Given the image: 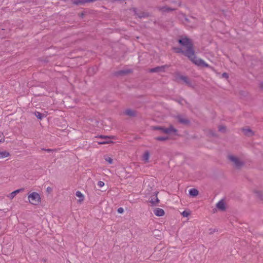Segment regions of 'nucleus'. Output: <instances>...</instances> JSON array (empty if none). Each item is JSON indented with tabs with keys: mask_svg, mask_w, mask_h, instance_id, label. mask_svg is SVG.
Segmentation results:
<instances>
[{
	"mask_svg": "<svg viewBox=\"0 0 263 263\" xmlns=\"http://www.w3.org/2000/svg\"><path fill=\"white\" fill-rule=\"evenodd\" d=\"M175 50L176 53L183 54L184 55L187 57L191 62L198 66L210 67V66L205 63L204 60L201 59H198L196 55L192 54L191 53V50L190 48L188 49L183 50L181 48L178 47L175 48Z\"/></svg>",
	"mask_w": 263,
	"mask_h": 263,
	"instance_id": "f257e3e1",
	"label": "nucleus"
},
{
	"mask_svg": "<svg viewBox=\"0 0 263 263\" xmlns=\"http://www.w3.org/2000/svg\"><path fill=\"white\" fill-rule=\"evenodd\" d=\"M178 42L181 45L185 47L186 49H188L189 48H190L191 50V53L192 54L196 55L194 49V45L191 39L187 37H182L178 40Z\"/></svg>",
	"mask_w": 263,
	"mask_h": 263,
	"instance_id": "f03ea898",
	"label": "nucleus"
},
{
	"mask_svg": "<svg viewBox=\"0 0 263 263\" xmlns=\"http://www.w3.org/2000/svg\"><path fill=\"white\" fill-rule=\"evenodd\" d=\"M153 129L154 130H160L161 132L167 134H171L172 133H176L177 132V129L174 128L172 125L170 126L168 128H165L162 126H153Z\"/></svg>",
	"mask_w": 263,
	"mask_h": 263,
	"instance_id": "7ed1b4c3",
	"label": "nucleus"
},
{
	"mask_svg": "<svg viewBox=\"0 0 263 263\" xmlns=\"http://www.w3.org/2000/svg\"><path fill=\"white\" fill-rule=\"evenodd\" d=\"M29 202L34 205H37L40 202V197L38 193L33 192L28 196Z\"/></svg>",
	"mask_w": 263,
	"mask_h": 263,
	"instance_id": "20e7f679",
	"label": "nucleus"
},
{
	"mask_svg": "<svg viewBox=\"0 0 263 263\" xmlns=\"http://www.w3.org/2000/svg\"><path fill=\"white\" fill-rule=\"evenodd\" d=\"M228 158L229 160L234 163L235 166L238 168L241 167L244 165V162L243 161H241L238 158L234 156L229 155L228 156Z\"/></svg>",
	"mask_w": 263,
	"mask_h": 263,
	"instance_id": "39448f33",
	"label": "nucleus"
},
{
	"mask_svg": "<svg viewBox=\"0 0 263 263\" xmlns=\"http://www.w3.org/2000/svg\"><path fill=\"white\" fill-rule=\"evenodd\" d=\"M99 138L102 139H104V141L98 142L99 144H105L113 143L112 141L110 140V139H113V136L110 137L107 136L100 135L99 137Z\"/></svg>",
	"mask_w": 263,
	"mask_h": 263,
	"instance_id": "423d86ee",
	"label": "nucleus"
},
{
	"mask_svg": "<svg viewBox=\"0 0 263 263\" xmlns=\"http://www.w3.org/2000/svg\"><path fill=\"white\" fill-rule=\"evenodd\" d=\"M133 11L135 12V14L139 18H146L148 17L149 15L148 13L144 11H138L137 9L134 8Z\"/></svg>",
	"mask_w": 263,
	"mask_h": 263,
	"instance_id": "0eeeda50",
	"label": "nucleus"
},
{
	"mask_svg": "<svg viewBox=\"0 0 263 263\" xmlns=\"http://www.w3.org/2000/svg\"><path fill=\"white\" fill-rule=\"evenodd\" d=\"M169 65H164L161 66H157L155 68H151L149 70L150 72H158L160 71H164V69L165 68H168Z\"/></svg>",
	"mask_w": 263,
	"mask_h": 263,
	"instance_id": "6e6552de",
	"label": "nucleus"
},
{
	"mask_svg": "<svg viewBox=\"0 0 263 263\" xmlns=\"http://www.w3.org/2000/svg\"><path fill=\"white\" fill-rule=\"evenodd\" d=\"M176 118H177L178 121L181 124H182L184 125H187L190 123V121L189 120H188L186 118H183L182 117V116H181V115H178L176 117Z\"/></svg>",
	"mask_w": 263,
	"mask_h": 263,
	"instance_id": "1a4fd4ad",
	"label": "nucleus"
},
{
	"mask_svg": "<svg viewBox=\"0 0 263 263\" xmlns=\"http://www.w3.org/2000/svg\"><path fill=\"white\" fill-rule=\"evenodd\" d=\"M153 212L157 216H162L164 215V211L163 209L156 208L154 209Z\"/></svg>",
	"mask_w": 263,
	"mask_h": 263,
	"instance_id": "9d476101",
	"label": "nucleus"
},
{
	"mask_svg": "<svg viewBox=\"0 0 263 263\" xmlns=\"http://www.w3.org/2000/svg\"><path fill=\"white\" fill-rule=\"evenodd\" d=\"M158 9L159 11L162 12H168L170 11H172L175 10V8H172L167 6L158 7Z\"/></svg>",
	"mask_w": 263,
	"mask_h": 263,
	"instance_id": "9b49d317",
	"label": "nucleus"
},
{
	"mask_svg": "<svg viewBox=\"0 0 263 263\" xmlns=\"http://www.w3.org/2000/svg\"><path fill=\"white\" fill-rule=\"evenodd\" d=\"M132 72L131 69L121 70L116 73V76H124Z\"/></svg>",
	"mask_w": 263,
	"mask_h": 263,
	"instance_id": "f8f14e48",
	"label": "nucleus"
},
{
	"mask_svg": "<svg viewBox=\"0 0 263 263\" xmlns=\"http://www.w3.org/2000/svg\"><path fill=\"white\" fill-rule=\"evenodd\" d=\"M242 131L243 134L248 137L252 136L254 135L253 132L250 128H243Z\"/></svg>",
	"mask_w": 263,
	"mask_h": 263,
	"instance_id": "ddd939ff",
	"label": "nucleus"
},
{
	"mask_svg": "<svg viewBox=\"0 0 263 263\" xmlns=\"http://www.w3.org/2000/svg\"><path fill=\"white\" fill-rule=\"evenodd\" d=\"M216 207L222 211L226 210L225 204L222 200L219 201L216 204Z\"/></svg>",
	"mask_w": 263,
	"mask_h": 263,
	"instance_id": "4468645a",
	"label": "nucleus"
},
{
	"mask_svg": "<svg viewBox=\"0 0 263 263\" xmlns=\"http://www.w3.org/2000/svg\"><path fill=\"white\" fill-rule=\"evenodd\" d=\"M23 191H24V189L16 190L12 192L11 193H10L8 196V197L10 199H13L16 195L17 194L19 193L20 192Z\"/></svg>",
	"mask_w": 263,
	"mask_h": 263,
	"instance_id": "2eb2a0df",
	"label": "nucleus"
},
{
	"mask_svg": "<svg viewBox=\"0 0 263 263\" xmlns=\"http://www.w3.org/2000/svg\"><path fill=\"white\" fill-rule=\"evenodd\" d=\"M125 114L130 117H135L136 116V111L130 109H126L125 111Z\"/></svg>",
	"mask_w": 263,
	"mask_h": 263,
	"instance_id": "dca6fc26",
	"label": "nucleus"
},
{
	"mask_svg": "<svg viewBox=\"0 0 263 263\" xmlns=\"http://www.w3.org/2000/svg\"><path fill=\"white\" fill-rule=\"evenodd\" d=\"M199 194L198 191L196 189H191L189 191V194L192 197H195Z\"/></svg>",
	"mask_w": 263,
	"mask_h": 263,
	"instance_id": "f3484780",
	"label": "nucleus"
},
{
	"mask_svg": "<svg viewBox=\"0 0 263 263\" xmlns=\"http://www.w3.org/2000/svg\"><path fill=\"white\" fill-rule=\"evenodd\" d=\"M181 80H182L189 86H192V83L186 76H183L181 77Z\"/></svg>",
	"mask_w": 263,
	"mask_h": 263,
	"instance_id": "a211bd4d",
	"label": "nucleus"
},
{
	"mask_svg": "<svg viewBox=\"0 0 263 263\" xmlns=\"http://www.w3.org/2000/svg\"><path fill=\"white\" fill-rule=\"evenodd\" d=\"M151 203L152 205L155 206L157 205V203L159 202V200L157 197H153L149 201Z\"/></svg>",
	"mask_w": 263,
	"mask_h": 263,
	"instance_id": "6ab92c4d",
	"label": "nucleus"
},
{
	"mask_svg": "<svg viewBox=\"0 0 263 263\" xmlns=\"http://www.w3.org/2000/svg\"><path fill=\"white\" fill-rule=\"evenodd\" d=\"M10 156V153L7 151L0 152V158L8 157Z\"/></svg>",
	"mask_w": 263,
	"mask_h": 263,
	"instance_id": "aec40b11",
	"label": "nucleus"
},
{
	"mask_svg": "<svg viewBox=\"0 0 263 263\" xmlns=\"http://www.w3.org/2000/svg\"><path fill=\"white\" fill-rule=\"evenodd\" d=\"M149 158V153L148 151H146L143 156V160L145 162H148Z\"/></svg>",
	"mask_w": 263,
	"mask_h": 263,
	"instance_id": "412c9836",
	"label": "nucleus"
},
{
	"mask_svg": "<svg viewBox=\"0 0 263 263\" xmlns=\"http://www.w3.org/2000/svg\"><path fill=\"white\" fill-rule=\"evenodd\" d=\"M155 139L157 141H165V140H168V137L167 136H159V137H157L155 138Z\"/></svg>",
	"mask_w": 263,
	"mask_h": 263,
	"instance_id": "4be33fe9",
	"label": "nucleus"
},
{
	"mask_svg": "<svg viewBox=\"0 0 263 263\" xmlns=\"http://www.w3.org/2000/svg\"><path fill=\"white\" fill-rule=\"evenodd\" d=\"M76 195L78 197L80 198V199L79 200L80 201L84 200V196L80 191H77L76 193Z\"/></svg>",
	"mask_w": 263,
	"mask_h": 263,
	"instance_id": "5701e85b",
	"label": "nucleus"
},
{
	"mask_svg": "<svg viewBox=\"0 0 263 263\" xmlns=\"http://www.w3.org/2000/svg\"><path fill=\"white\" fill-rule=\"evenodd\" d=\"M104 159L106 161L108 162L109 164H111L113 163L112 159L107 156H104Z\"/></svg>",
	"mask_w": 263,
	"mask_h": 263,
	"instance_id": "b1692460",
	"label": "nucleus"
},
{
	"mask_svg": "<svg viewBox=\"0 0 263 263\" xmlns=\"http://www.w3.org/2000/svg\"><path fill=\"white\" fill-rule=\"evenodd\" d=\"M35 115L39 119H42L44 117V115L43 114L38 111L35 112Z\"/></svg>",
	"mask_w": 263,
	"mask_h": 263,
	"instance_id": "393cba45",
	"label": "nucleus"
},
{
	"mask_svg": "<svg viewBox=\"0 0 263 263\" xmlns=\"http://www.w3.org/2000/svg\"><path fill=\"white\" fill-rule=\"evenodd\" d=\"M183 76L181 75L179 72H176L175 73V78L176 81H178V80H181V77Z\"/></svg>",
	"mask_w": 263,
	"mask_h": 263,
	"instance_id": "a878e982",
	"label": "nucleus"
},
{
	"mask_svg": "<svg viewBox=\"0 0 263 263\" xmlns=\"http://www.w3.org/2000/svg\"><path fill=\"white\" fill-rule=\"evenodd\" d=\"M226 127L224 126L220 125L218 127V130L220 132L224 133L226 132Z\"/></svg>",
	"mask_w": 263,
	"mask_h": 263,
	"instance_id": "bb28decb",
	"label": "nucleus"
},
{
	"mask_svg": "<svg viewBox=\"0 0 263 263\" xmlns=\"http://www.w3.org/2000/svg\"><path fill=\"white\" fill-rule=\"evenodd\" d=\"M177 102L181 105H183V102L187 103L186 101L183 98H180L177 100Z\"/></svg>",
	"mask_w": 263,
	"mask_h": 263,
	"instance_id": "cd10ccee",
	"label": "nucleus"
},
{
	"mask_svg": "<svg viewBox=\"0 0 263 263\" xmlns=\"http://www.w3.org/2000/svg\"><path fill=\"white\" fill-rule=\"evenodd\" d=\"M185 20L187 23H191L192 22V21H195V18L193 17H191L190 18H185Z\"/></svg>",
	"mask_w": 263,
	"mask_h": 263,
	"instance_id": "c85d7f7f",
	"label": "nucleus"
},
{
	"mask_svg": "<svg viewBox=\"0 0 263 263\" xmlns=\"http://www.w3.org/2000/svg\"><path fill=\"white\" fill-rule=\"evenodd\" d=\"M255 193L256 194V196L258 198H260L261 199H262V198L261 197L262 194H261V193L260 191H255Z\"/></svg>",
	"mask_w": 263,
	"mask_h": 263,
	"instance_id": "c756f323",
	"label": "nucleus"
},
{
	"mask_svg": "<svg viewBox=\"0 0 263 263\" xmlns=\"http://www.w3.org/2000/svg\"><path fill=\"white\" fill-rule=\"evenodd\" d=\"M96 68L95 67H91L89 68L88 69V73H90L91 71L93 72V73L96 72Z\"/></svg>",
	"mask_w": 263,
	"mask_h": 263,
	"instance_id": "7c9ffc66",
	"label": "nucleus"
},
{
	"mask_svg": "<svg viewBox=\"0 0 263 263\" xmlns=\"http://www.w3.org/2000/svg\"><path fill=\"white\" fill-rule=\"evenodd\" d=\"M182 215L183 217H187L190 215V213L186 211H184L182 213Z\"/></svg>",
	"mask_w": 263,
	"mask_h": 263,
	"instance_id": "2f4dec72",
	"label": "nucleus"
},
{
	"mask_svg": "<svg viewBox=\"0 0 263 263\" xmlns=\"http://www.w3.org/2000/svg\"><path fill=\"white\" fill-rule=\"evenodd\" d=\"M98 185L99 187H102V186H103L104 185V182H103L102 181H99L98 182Z\"/></svg>",
	"mask_w": 263,
	"mask_h": 263,
	"instance_id": "473e14b6",
	"label": "nucleus"
},
{
	"mask_svg": "<svg viewBox=\"0 0 263 263\" xmlns=\"http://www.w3.org/2000/svg\"><path fill=\"white\" fill-rule=\"evenodd\" d=\"M222 77L227 79L229 78V74L226 72H223L222 74Z\"/></svg>",
	"mask_w": 263,
	"mask_h": 263,
	"instance_id": "72a5a7b5",
	"label": "nucleus"
},
{
	"mask_svg": "<svg viewBox=\"0 0 263 263\" xmlns=\"http://www.w3.org/2000/svg\"><path fill=\"white\" fill-rule=\"evenodd\" d=\"M123 212H124V210H123V209L122 208H118V212L119 213L121 214V213H122Z\"/></svg>",
	"mask_w": 263,
	"mask_h": 263,
	"instance_id": "f704fd0d",
	"label": "nucleus"
},
{
	"mask_svg": "<svg viewBox=\"0 0 263 263\" xmlns=\"http://www.w3.org/2000/svg\"><path fill=\"white\" fill-rule=\"evenodd\" d=\"M260 88L263 90V82H261L259 84Z\"/></svg>",
	"mask_w": 263,
	"mask_h": 263,
	"instance_id": "c9c22d12",
	"label": "nucleus"
},
{
	"mask_svg": "<svg viewBox=\"0 0 263 263\" xmlns=\"http://www.w3.org/2000/svg\"><path fill=\"white\" fill-rule=\"evenodd\" d=\"M43 149L45 151H46V152H52V151H53L52 149H49V148L48 149Z\"/></svg>",
	"mask_w": 263,
	"mask_h": 263,
	"instance_id": "e433bc0d",
	"label": "nucleus"
},
{
	"mask_svg": "<svg viewBox=\"0 0 263 263\" xmlns=\"http://www.w3.org/2000/svg\"><path fill=\"white\" fill-rule=\"evenodd\" d=\"M47 191L48 192H50L52 191V189L50 187H48L47 188Z\"/></svg>",
	"mask_w": 263,
	"mask_h": 263,
	"instance_id": "4c0bfd02",
	"label": "nucleus"
},
{
	"mask_svg": "<svg viewBox=\"0 0 263 263\" xmlns=\"http://www.w3.org/2000/svg\"><path fill=\"white\" fill-rule=\"evenodd\" d=\"M4 141H5V139H4V138L3 137V139H0V143H1V142H4Z\"/></svg>",
	"mask_w": 263,
	"mask_h": 263,
	"instance_id": "58836bf2",
	"label": "nucleus"
},
{
	"mask_svg": "<svg viewBox=\"0 0 263 263\" xmlns=\"http://www.w3.org/2000/svg\"><path fill=\"white\" fill-rule=\"evenodd\" d=\"M84 15H85V14H84V13H82L81 14V16L82 17H83L84 16Z\"/></svg>",
	"mask_w": 263,
	"mask_h": 263,
	"instance_id": "ea45409f",
	"label": "nucleus"
}]
</instances>
